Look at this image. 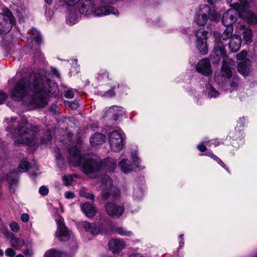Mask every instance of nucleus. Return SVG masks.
Wrapping results in <instances>:
<instances>
[{
    "instance_id": "obj_9",
    "label": "nucleus",
    "mask_w": 257,
    "mask_h": 257,
    "mask_svg": "<svg viewBox=\"0 0 257 257\" xmlns=\"http://www.w3.org/2000/svg\"><path fill=\"white\" fill-rule=\"evenodd\" d=\"M196 46L200 52L204 55L207 54V32L202 29H199L196 32Z\"/></svg>"
},
{
    "instance_id": "obj_4",
    "label": "nucleus",
    "mask_w": 257,
    "mask_h": 257,
    "mask_svg": "<svg viewBox=\"0 0 257 257\" xmlns=\"http://www.w3.org/2000/svg\"><path fill=\"white\" fill-rule=\"evenodd\" d=\"M210 18L211 20L218 21L220 15L214 9H211L207 5L200 6L198 12L196 13L195 22L199 26H204Z\"/></svg>"
},
{
    "instance_id": "obj_24",
    "label": "nucleus",
    "mask_w": 257,
    "mask_h": 257,
    "mask_svg": "<svg viewBox=\"0 0 257 257\" xmlns=\"http://www.w3.org/2000/svg\"><path fill=\"white\" fill-rule=\"evenodd\" d=\"M10 243L11 246L16 249H20L24 245L25 241L20 237L12 236Z\"/></svg>"
},
{
    "instance_id": "obj_41",
    "label": "nucleus",
    "mask_w": 257,
    "mask_h": 257,
    "mask_svg": "<svg viewBox=\"0 0 257 257\" xmlns=\"http://www.w3.org/2000/svg\"><path fill=\"white\" fill-rule=\"evenodd\" d=\"M65 96L66 97V98H72L74 97V93H73V91L71 90H67L65 94Z\"/></svg>"
},
{
    "instance_id": "obj_18",
    "label": "nucleus",
    "mask_w": 257,
    "mask_h": 257,
    "mask_svg": "<svg viewBox=\"0 0 257 257\" xmlns=\"http://www.w3.org/2000/svg\"><path fill=\"white\" fill-rule=\"evenodd\" d=\"M110 14L117 15L118 12L115 8L107 6L106 7H100L94 10L93 15L95 16H102L107 15Z\"/></svg>"
},
{
    "instance_id": "obj_40",
    "label": "nucleus",
    "mask_w": 257,
    "mask_h": 257,
    "mask_svg": "<svg viewBox=\"0 0 257 257\" xmlns=\"http://www.w3.org/2000/svg\"><path fill=\"white\" fill-rule=\"evenodd\" d=\"M65 197L68 199L74 198L75 195L73 192L71 191H67L65 193Z\"/></svg>"
},
{
    "instance_id": "obj_50",
    "label": "nucleus",
    "mask_w": 257,
    "mask_h": 257,
    "mask_svg": "<svg viewBox=\"0 0 257 257\" xmlns=\"http://www.w3.org/2000/svg\"><path fill=\"white\" fill-rule=\"evenodd\" d=\"M74 21H75V20H74V19L73 20V21H71L70 20V19H69V18H68V19H67V22L68 23H69V24H73V23H74Z\"/></svg>"
},
{
    "instance_id": "obj_23",
    "label": "nucleus",
    "mask_w": 257,
    "mask_h": 257,
    "mask_svg": "<svg viewBox=\"0 0 257 257\" xmlns=\"http://www.w3.org/2000/svg\"><path fill=\"white\" fill-rule=\"evenodd\" d=\"M105 139V137L104 135L97 133L90 138V142L91 146H96L102 144L104 142Z\"/></svg>"
},
{
    "instance_id": "obj_12",
    "label": "nucleus",
    "mask_w": 257,
    "mask_h": 257,
    "mask_svg": "<svg viewBox=\"0 0 257 257\" xmlns=\"http://www.w3.org/2000/svg\"><path fill=\"white\" fill-rule=\"evenodd\" d=\"M240 2L241 12L240 17L246 19L248 23H257V17L252 12L248 10V3L247 0H239Z\"/></svg>"
},
{
    "instance_id": "obj_57",
    "label": "nucleus",
    "mask_w": 257,
    "mask_h": 257,
    "mask_svg": "<svg viewBox=\"0 0 257 257\" xmlns=\"http://www.w3.org/2000/svg\"><path fill=\"white\" fill-rule=\"evenodd\" d=\"M102 3H109L108 0H101Z\"/></svg>"
},
{
    "instance_id": "obj_25",
    "label": "nucleus",
    "mask_w": 257,
    "mask_h": 257,
    "mask_svg": "<svg viewBox=\"0 0 257 257\" xmlns=\"http://www.w3.org/2000/svg\"><path fill=\"white\" fill-rule=\"evenodd\" d=\"M229 81V85L231 90H236L240 84L239 77L235 75H233Z\"/></svg>"
},
{
    "instance_id": "obj_30",
    "label": "nucleus",
    "mask_w": 257,
    "mask_h": 257,
    "mask_svg": "<svg viewBox=\"0 0 257 257\" xmlns=\"http://www.w3.org/2000/svg\"><path fill=\"white\" fill-rule=\"evenodd\" d=\"M63 181L66 185H72L74 182L73 177L71 176H64L63 177Z\"/></svg>"
},
{
    "instance_id": "obj_34",
    "label": "nucleus",
    "mask_w": 257,
    "mask_h": 257,
    "mask_svg": "<svg viewBox=\"0 0 257 257\" xmlns=\"http://www.w3.org/2000/svg\"><path fill=\"white\" fill-rule=\"evenodd\" d=\"M218 95V92L214 89L212 87H210V90L208 92V97L211 98V97H216Z\"/></svg>"
},
{
    "instance_id": "obj_21",
    "label": "nucleus",
    "mask_w": 257,
    "mask_h": 257,
    "mask_svg": "<svg viewBox=\"0 0 257 257\" xmlns=\"http://www.w3.org/2000/svg\"><path fill=\"white\" fill-rule=\"evenodd\" d=\"M81 209L85 215L89 218L93 217L96 213L95 207L88 202L82 203Z\"/></svg>"
},
{
    "instance_id": "obj_54",
    "label": "nucleus",
    "mask_w": 257,
    "mask_h": 257,
    "mask_svg": "<svg viewBox=\"0 0 257 257\" xmlns=\"http://www.w3.org/2000/svg\"><path fill=\"white\" fill-rule=\"evenodd\" d=\"M222 166H223V165H224V163L220 160H219V162H218Z\"/></svg>"
},
{
    "instance_id": "obj_36",
    "label": "nucleus",
    "mask_w": 257,
    "mask_h": 257,
    "mask_svg": "<svg viewBox=\"0 0 257 257\" xmlns=\"http://www.w3.org/2000/svg\"><path fill=\"white\" fill-rule=\"evenodd\" d=\"M246 52L245 51H242L241 52H240L237 55L236 57L238 60H242L246 58Z\"/></svg>"
},
{
    "instance_id": "obj_13",
    "label": "nucleus",
    "mask_w": 257,
    "mask_h": 257,
    "mask_svg": "<svg viewBox=\"0 0 257 257\" xmlns=\"http://www.w3.org/2000/svg\"><path fill=\"white\" fill-rule=\"evenodd\" d=\"M105 209L107 214L112 218H118L124 211L123 207L117 205L115 202L107 203Z\"/></svg>"
},
{
    "instance_id": "obj_53",
    "label": "nucleus",
    "mask_w": 257,
    "mask_h": 257,
    "mask_svg": "<svg viewBox=\"0 0 257 257\" xmlns=\"http://www.w3.org/2000/svg\"><path fill=\"white\" fill-rule=\"evenodd\" d=\"M16 257H24L23 254H19Z\"/></svg>"
},
{
    "instance_id": "obj_37",
    "label": "nucleus",
    "mask_w": 257,
    "mask_h": 257,
    "mask_svg": "<svg viewBox=\"0 0 257 257\" xmlns=\"http://www.w3.org/2000/svg\"><path fill=\"white\" fill-rule=\"evenodd\" d=\"M39 192L42 195L45 196L48 194L49 190L46 186H42L40 188Z\"/></svg>"
},
{
    "instance_id": "obj_38",
    "label": "nucleus",
    "mask_w": 257,
    "mask_h": 257,
    "mask_svg": "<svg viewBox=\"0 0 257 257\" xmlns=\"http://www.w3.org/2000/svg\"><path fill=\"white\" fill-rule=\"evenodd\" d=\"M80 195H81V196H84V197H85L87 199H90L93 200L94 198V195L91 193L81 192Z\"/></svg>"
},
{
    "instance_id": "obj_33",
    "label": "nucleus",
    "mask_w": 257,
    "mask_h": 257,
    "mask_svg": "<svg viewBox=\"0 0 257 257\" xmlns=\"http://www.w3.org/2000/svg\"><path fill=\"white\" fill-rule=\"evenodd\" d=\"M29 166V163L27 161L21 162L19 167V170L22 172H25L27 170Z\"/></svg>"
},
{
    "instance_id": "obj_60",
    "label": "nucleus",
    "mask_w": 257,
    "mask_h": 257,
    "mask_svg": "<svg viewBox=\"0 0 257 257\" xmlns=\"http://www.w3.org/2000/svg\"><path fill=\"white\" fill-rule=\"evenodd\" d=\"M110 92L111 93V94L113 95H114V93H113V91L112 90H110L109 92H108L107 93H109Z\"/></svg>"
},
{
    "instance_id": "obj_20",
    "label": "nucleus",
    "mask_w": 257,
    "mask_h": 257,
    "mask_svg": "<svg viewBox=\"0 0 257 257\" xmlns=\"http://www.w3.org/2000/svg\"><path fill=\"white\" fill-rule=\"evenodd\" d=\"M241 39L240 36L234 35L230 39L229 47L232 52H237L240 48Z\"/></svg>"
},
{
    "instance_id": "obj_11",
    "label": "nucleus",
    "mask_w": 257,
    "mask_h": 257,
    "mask_svg": "<svg viewBox=\"0 0 257 257\" xmlns=\"http://www.w3.org/2000/svg\"><path fill=\"white\" fill-rule=\"evenodd\" d=\"M231 59H226L222 61V65L220 71V76L223 83H226L233 76L230 66L233 63Z\"/></svg>"
},
{
    "instance_id": "obj_29",
    "label": "nucleus",
    "mask_w": 257,
    "mask_h": 257,
    "mask_svg": "<svg viewBox=\"0 0 257 257\" xmlns=\"http://www.w3.org/2000/svg\"><path fill=\"white\" fill-rule=\"evenodd\" d=\"M115 231L119 234L123 236H130L133 234V233L131 231L126 230L121 227L115 228Z\"/></svg>"
},
{
    "instance_id": "obj_15",
    "label": "nucleus",
    "mask_w": 257,
    "mask_h": 257,
    "mask_svg": "<svg viewBox=\"0 0 257 257\" xmlns=\"http://www.w3.org/2000/svg\"><path fill=\"white\" fill-rule=\"evenodd\" d=\"M79 8L80 13L85 16L93 15L94 4L93 0H81Z\"/></svg>"
},
{
    "instance_id": "obj_17",
    "label": "nucleus",
    "mask_w": 257,
    "mask_h": 257,
    "mask_svg": "<svg viewBox=\"0 0 257 257\" xmlns=\"http://www.w3.org/2000/svg\"><path fill=\"white\" fill-rule=\"evenodd\" d=\"M78 225L93 235L98 234L101 231V228L99 225L91 224L88 221H81L79 222Z\"/></svg>"
},
{
    "instance_id": "obj_61",
    "label": "nucleus",
    "mask_w": 257,
    "mask_h": 257,
    "mask_svg": "<svg viewBox=\"0 0 257 257\" xmlns=\"http://www.w3.org/2000/svg\"><path fill=\"white\" fill-rule=\"evenodd\" d=\"M208 3L209 4H212L213 3L212 0H208Z\"/></svg>"
},
{
    "instance_id": "obj_35",
    "label": "nucleus",
    "mask_w": 257,
    "mask_h": 257,
    "mask_svg": "<svg viewBox=\"0 0 257 257\" xmlns=\"http://www.w3.org/2000/svg\"><path fill=\"white\" fill-rule=\"evenodd\" d=\"M5 254L8 256L14 257L16 254V252L12 248H8L5 251Z\"/></svg>"
},
{
    "instance_id": "obj_14",
    "label": "nucleus",
    "mask_w": 257,
    "mask_h": 257,
    "mask_svg": "<svg viewBox=\"0 0 257 257\" xmlns=\"http://www.w3.org/2000/svg\"><path fill=\"white\" fill-rule=\"evenodd\" d=\"M58 228L56 232V236L60 241H67L71 236V234L68 230L67 228L64 224L63 220L61 217L57 219Z\"/></svg>"
},
{
    "instance_id": "obj_6",
    "label": "nucleus",
    "mask_w": 257,
    "mask_h": 257,
    "mask_svg": "<svg viewBox=\"0 0 257 257\" xmlns=\"http://www.w3.org/2000/svg\"><path fill=\"white\" fill-rule=\"evenodd\" d=\"M108 140L111 150L113 152H118L122 149L125 136L122 131L115 130L108 134Z\"/></svg>"
},
{
    "instance_id": "obj_31",
    "label": "nucleus",
    "mask_w": 257,
    "mask_h": 257,
    "mask_svg": "<svg viewBox=\"0 0 257 257\" xmlns=\"http://www.w3.org/2000/svg\"><path fill=\"white\" fill-rule=\"evenodd\" d=\"M143 192L140 188H137L134 191V196L136 199H139L142 197Z\"/></svg>"
},
{
    "instance_id": "obj_44",
    "label": "nucleus",
    "mask_w": 257,
    "mask_h": 257,
    "mask_svg": "<svg viewBox=\"0 0 257 257\" xmlns=\"http://www.w3.org/2000/svg\"><path fill=\"white\" fill-rule=\"evenodd\" d=\"M197 148L201 152H204L206 151V147L203 144H199L197 146Z\"/></svg>"
},
{
    "instance_id": "obj_32",
    "label": "nucleus",
    "mask_w": 257,
    "mask_h": 257,
    "mask_svg": "<svg viewBox=\"0 0 257 257\" xmlns=\"http://www.w3.org/2000/svg\"><path fill=\"white\" fill-rule=\"evenodd\" d=\"M10 227L12 231L17 232L20 230V226L19 224L15 221L10 223Z\"/></svg>"
},
{
    "instance_id": "obj_5",
    "label": "nucleus",
    "mask_w": 257,
    "mask_h": 257,
    "mask_svg": "<svg viewBox=\"0 0 257 257\" xmlns=\"http://www.w3.org/2000/svg\"><path fill=\"white\" fill-rule=\"evenodd\" d=\"M233 27H226L221 36L218 38H215V45L214 48V56L213 58V62L218 63L221 58L225 57V51L224 45L222 44L221 40H226L228 39H231L232 35Z\"/></svg>"
},
{
    "instance_id": "obj_39",
    "label": "nucleus",
    "mask_w": 257,
    "mask_h": 257,
    "mask_svg": "<svg viewBox=\"0 0 257 257\" xmlns=\"http://www.w3.org/2000/svg\"><path fill=\"white\" fill-rule=\"evenodd\" d=\"M7 95L2 91H0V104H2L6 99Z\"/></svg>"
},
{
    "instance_id": "obj_47",
    "label": "nucleus",
    "mask_w": 257,
    "mask_h": 257,
    "mask_svg": "<svg viewBox=\"0 0 257 257\" xmlns=\"http://www.w3.org/2000/svg\"><path fill=\"white\" fill-rule=\"evenodd\" d=\"M109 196V194L108 192L104 193L102 195V197L104 199H107Z\"/></svg>"
},
{
    "instance_id": "obj_7",
    "label": "nucleus",
    "mask_w": 257,
    "mask_h": 257,
    "mask_svg": "<svg viewBox=\"0 0 257 257\" xmlns=\"http://www.w3.org/2000/svg\"><path fill=\"white\" fill-rule=\"evenodd\" d=\"M16 20L14 14L9 9L5 8L0 13V26H3V30L8 33L15 24Z\"/></svg>"
},
{
    "instance_id": "obj_58",
    "label": "nucleus",
    "mask_w": 257,
    "mask_h": 257,
    "mask_svg": "<svg viewBox=\"0 0 257 257\" xmlns=\"http://www.w3.org/2000/svg\"><path fill=\"white\" fill-rule=\"evenodd\" d=\"M102 3H109L108 0H101Z\"/></svg>"
},
{
    "instance_id": "obj_55",
    "label": "nucleus",
    "mask_w": 257,
    "mask_h": 257,
    "mask_svg": "<svg viewBox=\"0 0 257 257\" xmlns=\"http://www.w3.org/2000/svg\"><path fill=\"white\" fill-rule=\"evenodd\" d=\"M4 254V252L3 251V250L1 249H0V256H2Z\"/></svg>"
},
{
    "instance_id": "obj_1",
    "label": "nucleus",
    "mask_w": 257,
    "mask_h": 257,
    "mask_svg": "<svg viewBox=\"0 0 257 257\" xmlns=\"http://www.w3.org/2000/svg\"><path fill=\"white\" fill-rule=\"evenodd\" d=\"M48 81L42 78L40 74H31L28 77L23 78L13 89L11 97L16 100H22L29 93H32L30 103L39 107H43L47 103V96L57 95L58 88L55 86L53 92L48 89Z\"/></svg>"
},
{
    "instance_id": "obj_26",
    "label": "nucleus",
    "mask_w": 257,
    "mask_h": 257,
    "mask_svg": "<svg viewBox=\"0 0 257 257\" xmlns=\"http://www.w3.org/2000/svg\"><path fill=\"white\" fill-rule=\"evenodd\" d=\"M65 253L59 250L51 249L45 253L44 257H65Z\"/></svg>"
},
{
    "instance_id": "obj_22",
    "label": "nucleus",
    "mask_w": 257,
    "mask_h": 257,
    "mask_svg": "<svg viewBox=\"0 0 257 257\" xmlns=\"http://www.w3.org/2000/svg\"><path fill=\"white\" fill-rule=\"evenodd\" d=\"M250 62L249 60H245L240 62L238 64L237 70L239 73L244 76H248L249 73Z\"/></svg>"
},
{
    "instance_id": "obj_62",
    "label": "nucleus",
    "mask_w": 257,
    "mask_h": 257,
    "mask_svg": "<svg viewBox=\"0 0 257 257\" xmlns=\"http://www.w3.org/2000/svg\"><path fill=\"white\" fill-rule=\"evenodd\" d=\"M232 0H226L227 3H230Z\"/></svg>"
},
{
    "instance_id": "obj_42",
    "label": "nucleus",
    "mask_w": 257,
    "mask_h": 257,
    "mask_svg": "<svg viewBox=\"0 0 257 257\" xmlns=\"http://www.w3.org/2000/svg\"><path fill=\"white\" fill-rule=\"evenodd\" d=\"M21 219L23 222H27L29 221V216L28 214L23 213L22 214V215L21 216Z\"/></svg>"
},
{
    "instance_id": "obj_48",
    "label": "nucleus",
    "mask_w": 257,
    "mask_h": 257,
    "mask_svg": "<svg viewBox=\"0 0 257 257\" xmlns=\"http://www.w3.org/2000/svg\"><path fill=\"white\" fill-rule=\"evenodd\" d=\"M41 36L40 35H38L36 37V41L38 42V43H39V42L41 41Z\"/></svg>"
},
{
    "instance_id": "obj_2",
    "label": "nucleus",
    "mask_w": 257,
    "mask_h": 257,
    "mask_svg": "<svg viewBox=\"0 0 257 257\" xmlns=\"http://www.w3.org/2000/svg\"><path fill=\"white\" fill-rule=\"evenodd\" d=\"M68 150L70 162L74 166H81L82 172L87 175L97 172L102 166H105L110 171H113L116 166V162L111 158H108L102 163L98 159L86 158L81 156L79 150L76 147Z\"/></svg>"
},
{
    "instance_id": "obj_3",
    "label": "nucleus",
    "mask_w": 257,
    "mask_h": 257,
    "mask_svg": "<svg viewBox=\"0 0 257 257\" xmlns=\"http://www.w3.org/2000/svg\"><path fill=\"white\" fill-rule=\"evenodd\" d=\"M38 128L29 124L26 119H24L22 122L19 124L17 129L14 133L13 136L20 138L14 142L15 146L19 144H25L31 147L37 146V141L35 133Z\"/></svg>"
},
{
    "instance_id": "obj_63",
    "label": "nucleus",
    "mask_w": 257,
    "mask_h": 257,
    "mask_svg": "<svg viewBox=\"0 0 257 257\" xmlns=\"http://www.w3.org/2000/svg\"><path fill=\"white\" fill-rule=\"evenodd\" d=\"M12 120H13V122H14V121L16 119L15 118H12Z\"/></svg>"
},
{
    "instance_id": "obj_43",
    "label": "nucleus",
    "mask_w": 257,
    "mask_h": 257,
    "mask_svg": "<svg viewBox=\"0 0 257 257\" xmlns=\"http://www.w3.org/2000/svg\"><path fill=\"white\" fill-rule=\"evenodd\" d=\"M3 234L7 237L12 236V234L9 231L7 228H4L3 229Z\"/></svg>"
},
{
    "instance_id": "obj_27",
    "label": "nucleus",
    "mask_w": 257,
    "mask_h": 257,
    "mask_svg": "<svg viewBox=\"0 0 257 257\" xmlns=\"http://www.w3.org/2000/svg\"><path fill=\"white\" fill-rule=\"evenodd\" d=\"M243 38L246 43H250L252 42V32L248 28H244L243 31Z\"/></svg>"
},
{
    "instance_id": "obj_45",
    "label": "nucleus",
    "mask_w": 257,
    "mask_h": 257,
    "mask_svg": "<svg viewBox=\"0 0 257 257\" xmlns=\"http://www.w3.org/2000/svg\"><path fill=\"white\" fill-rule=\"evenodd\" d=\"M205 155L206 156H209L210 157H211L212 159H213L214 160H217L218 159L217 157L216 156H215V155H214L212 153H210V152L206 153L205 154Z\"/></svg>"
},
{
    "instance_id": "obj_51",
    "label": "nucleus",
    "mask_w": 257,
    "mask_h": 257,
    "mask_svg": "<svg viewBox=\"0 0 257 257\" xmlns=\"http://www.w3.org/2000/svg\"><path fill=\"white\" fill-rule=\"evenodd\" d=\"M45 2L49 5L51 4L52 0H45Z\"/></svg>"
},
{
    "instance_id": "obj_52",
    "label": "nucleus",
    "mask_w": 257,
    "mask_h": 257,
    "mask_svg": "<svg viewBox=\"0 0 257 257\" xmlns=\"http://www.w3.org/2000/svg\"><path fill=\"white\" fill-rule=\"evenodd\" d=\"M10 182L11 184H15V183H16V180H13L12 181H10Z\"/></svg>"
},
{
    "instance_id": "obj_46",
    "label": "nucleus",
    "mask_w": 257,
    "mask_h": 257,
    "mask_svg": "<svg viewBox=\"0 0 257 257\" xmlns=\"http://www.w3.org/2000/svg\"><path fill=\"white\" fill-rule=\"evenodd\" d=\"M24 254L25 255H29V254H32V252L30 250H29V249H26V250H25L23 252Z\"/></svg>"
},
{
    "instance_id": "obj_49",
    "label": "nucleus",
    "mask_w": 257,
    "mask_h": 257,
    "mask_svg": "<svg viewBox=\"0 0 257 257\" xmlns=\"http://www.w3.org/2000/svg\"><path fill=\"white\" fill-rule=\"evenodd\" d=\"M3 26L2 25L0 26V34H7V33H5L4 31L3 30Z\"/></svg>"
},
{
    "instance_id": "obj_64",
    "label": "nucleus",
    "mask_w": 257,
    "mask_h": 257,
    "mask_svg": "<svg viewBox=\"0 0 257 257\" xmlns=\"http://www.w3.org/2000/svg\"><path fill=\"white\" fill-rule=\"evenodd\" d=\"M8 129H9V130H10L11 129H12V128H11L10 127H9H9H8Z\"/></svg>"
},
{
    "instance_id": "obj_59",
    "label": "nucleus",
    "mask_w": 257,
    "mask_h": 257,
    "mask_svg": "<svg viewBox=\"0 0 257 257\" xmlns=\"http://www.w3.org/2000/svg\"><path fill=\"white\" fill-rule=\"evenodd\" d=\"M53 73L55 74H57V71L56 69H54L53 71Z\"/></svg>"
},
{
    "instance_id": "obj_28",
    "label": "nucleus",
    "mask_w": 257,
    "mask_h": 257,
    "mask_svg": "<svg viewBox=\"0 0 257 257\" xmlns=\"http://www.w3.org/2000/svg\"><path fill=\"white\" fill-rule=\"evenodd\" d=\"M102 185L107 190L111 189L112 188V181L107 175H104L101 178Z\"/></svg>"
},
{
    "instance_id": "obj_19",
    "label": "nucleus",
    "mask_w": 257,
    "mask_h": 257,
    "mask_svg": "<svg viewBox=\"0 0 257 257\" xmlns=\"http://www.w3.org/2000/svg\"><path fill=\"white\" fill-rule=\"evenodd\" d=\"M108 245L109 249L115 253L124 248L125 244L122 239L113 238L109 241Z\"/></svg>"
},
{
    "instance_id": "obj_56",
    "label": "nucleus",
    "mask_w": 257,
    "mask_h": 257,
    "mask_svg": "<svg viewBox=\"0 0 257 257\" xmlns=\"http://www.w3.org/2000/svg\"><path fill=\"white\" fill-rule=\"evenodd\" d=\"M102 3H109L108 0H101Z\"/></svg>"
},
{
    "instance_id": "obj_16",
    "label": "nucleus",
    "mask_w": 257,
    "mask_h": 257,
    "mask_svg": "<svg viewBox=\"0 0 257 257\" xmlns=\"http://www.w3.org/2000/svg\"><path fill=\"white\" fill-rule=\"evenodd\" d=\"M196 69L198 72L206 76L209 75L212 72L210 61L207 58L199 61L197 65Z\"/></svg>"
},
{
    "instance_id": "obj_10",
    "label": "nucleus",
    "mask_w": 257,
    "mask_h": 257,
    "mask_svg": "<svg viewBox=\"0 0 257 257\" xmlns=\"http://www.w3.org/2000/svg\"><path fill=\"white\" fill-rule=\"evenodd\" d=\"M132 158L133 160L132 164H130L127 159H123L119 163V166L123 173H130L140 167V160L138 157L136 155H133Z\"/></svg>"
},
{
    "instance_id": "obj_8",
    "label": "nucleus",
    "mask_w": 257,
    "mask_h": 257,
    "mask_svg": "<svg viewBox=\"0 0 257 257\" xmlns=\"http://www.w3.org/2000/svg\"><path fill=\"white\" fill-rule=\"evenodd\" d=\"M235 9H231L225 12L222 16V23L226 27H232V25L236 21V16L240 17L241 12L240 4H236Z\"/></svg>"
}]
</instances>
